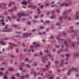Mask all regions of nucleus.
Returning a JSON list of instances; mask_svg holds the SVG:
<instances>
[{
	"label": "nucleus",
	"instance_id": "nucleus-1",
	"mask_svg": "<svg viewBox=\"0 0 79 79\" xmlns=\"http://www.w3.org/2000/svg\"><path fill=\"white\" fill-rule=\"evenodd\" d=\"M65 56L66 57L65 59V60L66 61H68L69 60V58L71 56V55L68 53H67L66 54Z\"/></svg>",
	"mask_w": 79,
	"mask_h": 79
},
{
	"label": "nucleus",
	"instance_id": "nucleus-2",
	"mask_svg": "<svg viewBox=\"0 0 79 79\" xmlns=\"http://www.w3.org/2000/svg\"><path fill=\"white\" fill-rule=\"evenodd\" d=\"M18 16H19V18H20V16H26V15L24 13H19L18 14Z\"/></svg>",
	"mask_w": 79,
	"mask_h": 79
},
{
	"label": "nucleus",
	"instance_id": "nucleus-3",
	"mask_svg": "<svg viewBox=\"0 0 79 79\" xmlns=\"http://www.w3.org/2000/svg\"><path fill=\"white\" fill-rule=\"evenodd\" d=\"M64 63V60H60V67H62V66H63Z\"/></svg>",
	"mask_w": 79,
	"mask_h": 79
},
{
	"label": "nucleus",
	"instance_id": "nucleus-4",
	"mask_svg": "<svg viewBox=\"0 0 79 79\" xmlns=\"http://www.w3.org/2000/svg\"><path fill=\"white\" fill-rule=\"evenodd\" d=\"M41 58L43 60H44L45 61H47V60L48 59V57L45 56L42 57Z\"/></svg>",
	"mask_w": 79,
	"mask_h": 79
},
{
	"label": "nucleus",
	"instance_id": "nucleus-5",
	"mask_svg": "<svg viewBox=\"0 0 79 79\" xmlns=\"http://www.w3.org/2000/svg\"><path fill=\"white\" fill-rule=\"evenodd\" d=\"M64 44H65V46L66 47H68L69 46V44H68V43H67V41H66V40H65V41L64 42Z\"/></svg>",
	"mask_w": 79,
	"mask_h": 79
},
{
	"label": "nucleus",
	"instance_id": "nucleus-6",
	"mask_svg": "<svg viewBox=\"0 0 79 79\" xmlns=\"http://www.w3.org/2000/svg\"><path fill=\"white\" fill-rule=\"evenodd\" d=\"M21 4L22 5H27V2H26L25 1H24L21 2Z\"/></svg>",
	"mask_w": 79,
	"mask_h": 79
},
{
	"label": "nucleus",
	"instance_id": "nucleus-7",
	"mask_svg": "<svg viewBox=\"0 0 79 79\" xmlns=\"http://www.w3.org/2000/svg\"><path fill=\"white\" fill-rule=\"evenodd\" d=\"M37 8V6H36V5H34L33 6H32L31 7V9H32V10H35V8Z\"/></svg>",
	"mask_w": 79,
	"mask_h": 79
},
{
	"label": "nucleus",
	"instance_id": "nucleus-8",
	"mask_svg": "<svg viewBox=\"0 0 79 79\" xmlns=\"http://www.w3.org/2000/svg\"><path fill=\"white\" fill-rule=\"evenodd\" d=\"M71 69L72 70H74V71H76V72H77L78 71L77 68H74V67H72L71 68Z\"/></svg>",
	"mask_w": 79,
	"mask_h": 79
},
{
	"label": "nucleus",
	"instance_id": "nucleus-9",
	"mask_svg": "<svg viewBox=\"0 0 79 79\" xmlns=\"http://www.w3.org/2000/svg\"><path fill=\"white\" fill-rule=\"evenodd\" d=\"M28 35V33H26L23 35L22 36L23 38H25V37H27Z\"/></svg>",
	"mask_w": 79,
	"mask_h": 79
},
{
	"label": "nucleus",
	"instance_id": "nucleus-10",
	"mask_svg": "<svg viewBox=\"0 0 79 79\" xmlns=\"http://www.w3.org/2000/svg\"><path fill=\"white\" fill-rule=\"evenodd\" d=\"M73 56H79V54L77 53H75L73 54Z\"/></svg>",
	"mask_w": 79,
	"mask_h": 79
},
{
	"label": "nucleus",
	"instance_id": "nucleus-11",
	"mask_svg": "<svg viewBox=\"0 0 79 79\" xmlns=\"http://www.w3.org/2000/svg\"><path fill=\"white\" fill-rule=\"evenodd\" d=\"M57 39L58 40H60V41H62L63 40H64V39H60L59 37H56Z\"/></svg>",
	"mask_w": 79,
	"mask_h": 79
},
{
	"label": "nucleus",
	"instance_id": "nucleus-12",
	"mask_svg": "<svg viewBox=\"0 0 79 79\" xmlns=\"http://www.w3.org/2000/svg\"><path fill=\"white\" fill-rule=\"evenodd\" d=\"M56 12L57 13V14H59L61 13V11L59 9H57L56 10Z\"/></svg>",
	"mask_w": 79,
	"mask_h": 79
},
{
	"label": "nucleus",
	"instance_id": "nucleus-13",
	"mask_svg": "<svg viewBox=\"0 0 79 79\" xmlns=\"http://www.w3.org/2000/svg\"><path fill=\"white\" fill-rule=\"evenodd\" d=\"M11 31H10V30H3L2 31V32H11Z\"/></svg>",
	"mask_w": 79,
	"mask_h": 79
},
{
	"label": "nucleus",
	"instance_id": "nucleus-14",
	"mask_svg": "<svg viewBox=\"0 0 79 79\" xmlns=\"http://www.w3.org/2000/svg\"><path fill=\"white\" fill-rule=\"evenodd\" d=\"M7 77V76L6 74H5L4 75V77H3L4 79H8V77Z\"/></svg>",
	"mask_w": 79,
	"mask_h": 79
},
{
	"label": "nucleus",
	"instance_id": "nucleus-15",
	"mask_svg": "<svg viewBox=\"0 0 79 79\" xmlns=\"http://www.w3.org/2000/svg\"><path fill=\"white\" fill-rule=\"evenodd\" d=\"M16 18V16H15V15H12L11 16V18L12 19H14V18Z\"/></svg>",
	"mask_w": 79,
	"mask_h": 79
},
{
	"label": "nucleus",
	"instance_id": "nucleus-16",
	"mask_svg": "<svg viewBox=\"0 0 79 79\" xmlns=\"http://www.w3.org/2000/svg\"><path fill=\"white\" fill-rule=\"evenodd\" d=\"M26 66L28 68H31V66H30L29 64H27Z\"/></svg>",
	"mask_w": 79,
	"mask_h": 79
},
{
	"label": "nucleus",
	"instance_id": "nucleus-17",
	"mask_svg": "<svg viewBox=\"0 0 79 79\" xmlns=\"http://www.w3.org/2000/svg\"><path fill=\"white\" fill-rule=\"evenodd\" d=\"M10 71H14V70L12 68H10L9 69Z\"/></svg>",
	"mask_w": 79,
	"mask_h": 79
},
{
	"label": "nucleus",
	"instance_id": "nucleus-18",
	"mask_svg": "<svg viewBox=\"0 0 79 79\" xmlns=\"http://www.w3.org/2000/svg\"><path fill=\"white\" fill-rule=\"evenodd\" d=\"M76 19H77L79 20V16L77 15H76Z\"/></svg>",
	"mask_w": 79,
	"mask_h": 79
},
{
	"label": "nucleus",
	"instance_id": "nucleus-19",
	"mask_svg": "<svg viewBox=\"0 0 79 79\" xmlns=\"http://www.w3.org/2000/svg\"><path fill=\"white\" fill-rule=\"evenodd\" d=\"M7 18L8 19V21H11V17L10 16H8Z\"/></svg>",
	"mask_w": 79,
	"mask_h": 79
},
{
	"label": "nucleus",
	"instance_id": "nucleus-20",
	"mask_svg": "<svg viewBox=\"0 0 79 79\" xmlns=\"http://www.w3.org/2000/svg\"><path fill=\"white\" fill-rule=\"evenodd\" d=\"M71 45L72 46V47H75V44L73 43L71 44Z\"/></svg>",
	"mask_w": 79,
	"mask_h": 79
},
{
	"label": "nucleus",
	"instance_id": "nucleus-21",
	"mask_svg": "<svg viewBox=\"0 0 79 79\" xmlns=\"http://www.w3.org/2000/svg\"><path fill=\"white\" fill-rule=\"evenodd\" d=\"M67 40L68 41V42H69L70 43V44H72V41H71V40L69 39H68Z\"/></svg>",
	"mask_w": 79,
	"mask_h": 79
},
{
	"label": "nucleus",
	"instance_id": "nucleus-22",
	"mask_svg": "<svg viewBox=\"0 0 79 79\" xmlns=\"http://www.w3.org/2000/svg\"><path fill=\"white\" fill-rule=\"evenodd\" d=\"M49 51H48V50H44V52H45V53H48Z\"/></svg>",
	"mask_w": 79,
	"mask_h": 79
},
{
	"label": "nucleus",
	"instance_id": "nucleus-23",
	"mask_svg": "<svg viewBox=\"0 0 79 79\" xmlns=\"http://www.w3.org/2000/svg\"><path fill=\"white\" fill-rule=\"evenodd\" d=\"M66 13H67V11H64L62 14L63 15H66Z\"/></svg>",
	"mask_w": 79,
	"mask_h": 79
},
{
	"label": "nucleus",
	"instance_id": "nucleus-24",
	"mask_svg": "<svg viewBox=\"0 0 79 79\" xmlns=\"http://www.w3.org/2000/svg\"><path fill=\"white\" fill-rule=\"evenodd\" d=\"M16 53H18V52H19V49H18V48H16Z\"/></svg>",
	"mask_w": 79,
	"mask_h": 79
},
{
	"label": "nucleus",
	"instance_id": "nucleus-25",
	"mask_svg": "<svg viewBox=\"0 0 79 79\" xmlns=\"http://www.w3.org/2000/svg\"><path fill=\"white\" fill-rule=\"evenodd\" d=\"M2 41H0V44H2L3 42H4V41L3 40H2Z\"/></svg>",
	"mask_w": 79,
	"mask_h": 79
},
{
	"label": "nucleus",
	"instance_id": "nucleus-26",
	"mask_svg": "<svg viewBox=\"0 0 79 79\" xmlns=\"http://www.w3.org/2000/svg\"><path fill=\"white\" fill-rule=\"evenodd\" d=\"M31 22L30 21H27V24H28V25H29L30 24H31Z\"/></svg>",
	"mask_w": 79,
	"mask_h": 79
},
{
	"label": "nucleus",
	"instance_id": "nucleus-27",
	"mask_svg": "<svg viewBox=\"0 0 79 79\" xmlns=\"http://www.w3.org/2000/svg\"><path fill=\"white\" fill-rule=\"evenodd\" d=\"M55 63L56 64H58L59 63V61L58 60H56Z\"/></svg>",
	"mask_w": 79,
	"mask_h": 79
},
{
	"label": "nucleus",
	"instance_id": "nucleus-28",
	"mask_svg": "<svg viewBox=\"0 0 79 79\" xmlns=\"http://www.w3.org/2000/svg\"><path fill=\"white\" fill-rule=\"evenodd\" d=\"M33 23H39V22L35 20H33Z\"/></svg>",
	"mask_w": 79,
	"mask_h": 79
},
{
	"label": "nucleus",
	"instance_id": "nucleus-29",
	"mask_svg": "<svg viewBox=\"0 0 79 79\" xmlns=\"http://www.w3.org/2000/svg\"><path fill=\"white\" fill-rule=\"evenodd\" d=\"M35 47H40V44H38V45L37 44H35Z\"/></svg>",
	"mask_w": 79,
	"mask_h": 79
},
{
	"label": "nucleus",
	"instance_id": "nucleus-30",
	"mask_svg": "<svg viewBox=\"0 0 79 79\" xmlns=\"http://www.w3.org/2000/svg\"><path fill=\"white\" fill-rule=\"evenodd\" d=\"M72 11V10H71V9L70 10H67V12H70V11Z\"/></svg>",
	"mask_w": 79,
	"mask_h": 79
},
{
	"label": "nucleus",
	"instance_id": "nucleus-31",
	"mask_svg": "<svg viewBox=\"0 0 79 79\" xmlns=\"http://www.w3.org/2000/svg\"><path fill=\"white\" fill-rule=\"evenodd\" d=\"M70 36H72V39H74V35H70Z\"/></svg>",
	"mask_w": 79,
	"mask_h": 79
},
{
	"label": "nucleus",
	"instance_id": "nucleus-32",
	"mask_svg": "<svg viewBox=\"0 0 79 79\" xmlns=\"http://www.w3.org/2000/svg\"><path fill=\"white\" fill-rule=\"evenodd\" d=\"M22 47H25V46H26V45H25V44L24 43H23L22 44Z\"/></svg>",
	"mask_w": 79,
	"mask_h": 79
},
{
	"label": "nucleus",
	"instance_id": "nucleus-33",
	"mask_svg": "<svg viewBox=\"0 0 79 79\" xmlns=\"http://www.w3.org/2000/svg\"><path fill=\"white\" fill-rule=\"evenodd\" d=\"M63 19V17H59V19H60V20H62V19Z\"/></svg>",
	"mask_w": 79,
	"mask_h": 79
},
{
	"label": "nucleus",
	"instance_id": "nucleus-34",
	"mask_svg": "<svg viewBox=\"0 0 79 79\" xmlns=\"http://www.w3.org/2000/svg\"><path fill=\"white\" fill-rule=\"evenodd\" d=\"M30 48H31V49H32L34 48V46L31 45L30 47Z\"/></svg>",
	"mask_w": 79,
	"mask_h": 79
},
{
	"label": "nucleus",
	"instance_id": "nucleus-35",
	"mask_svg": "<svg viewBox=\"0 0 79 79\" xmlns=\"http://www.w3.org/2000/svg\"><path fill=\"white\" fill-rule=\"evenodd\" d=\"M64 4H62L60 5V6H61V7H62V6H64Z\"/></svg>",
	"mask_w": 79,
	"mask_h": 79
},
{
	"label": "nucleus",
	"instance_id": "nucleus-36",
	"mask_svg": "<svg viewBox=\"0 0 79 79\" xmlns=\"http://www.w3.org/2000/svg\"><path fill=\"white\" fill-rule=\"evenodd\" d=\"M46 22L47 23H50V21H48V20H46Z\"/></svg>",
	"mask_w": 79,
	"mask_h": 79
},
{
	"label": "nucleus",
	"instance_id": "nucleus-37",
	"mask_svg": "<svg viewBox=\"0 0 79 79\" xmlns=\"http://www.w3.org/2000/svg\"><path fill=\"white\" fill-rule=\"evenodd\" d=\"M11 3H9V6H8V7H11Z\"/></svg>",
	"mask_w": 79,
	"mask_h": 79
},
{
	"label": "nucleus",
	"instance_id": "nucleus-38",
	"mask_svg": "<svg viewBox=\"0 0 79 79\" xmlns=\"http://www.w3.org/2000/svg\"><path fill=\"white\" fill-rule=\"evenodd\" d=\"M0 69H1V70L2 71H4V68H0Z\"/></svg>",
	"mask_w": 79,
	"mask_h": 79
},
{
	"label": "nucleus",
	"instance_id": "nucleus-39",
	"mask_svg": "<svg viewBox=\"0 0 79 79\" xmlns=\"http://www.w3.org/2000/svg\"><path fill=\"white\" fill-rule=\"evenodd\" d=\"M31 7H32V5H30L28 6V8H30Z\"/></svg>",
	"mask_w": 79,
	"mask_h": 79
},
{
	"label": "nucleus",
	"instance_id": "nucleus-40",
	"mask_svg": "<svg viewBox=\"0 0 79 79\" xmlns=\"http://www.w3.org/2000/svg\"><path fill=\"white\" fill-rule=\"evenodd\" d=\"M76 14L77 15H79V11H77L76 12Z\"/></svg>",
	"mask_w": 79,
	"mask_h": 79
},
{
	"label": "nucleus",
	"instance_id": "nucleus-41",
	"mask_svg": "<svg viewBox=\"0 0 79 79\" xmlns=\"http://www.w3.org/2000/svg\"><path fill=\"white\" fill-rule=\"evenodd\" d=\"M50 14V12H46V15H48Z\"/></svg>",
	"mask_w": 79,
	"mask_h": 79
},
{
	"label": "nucleus",
	"instance_id": "nucleus-42",
	"mask_svg": "<svg viewBox=\"0 0 79 79\" xmlns=\"http://www.w3.org/2000/svg\"><path fill=\"white\" fill-rule=\"evenodd\" d=\"M38 17H39V15L38 16H36V15H35L34 16V18H38Z\"/></svg>",
	"mask_w": 79,
	"mask_h": 79
},
{
	"label": "nucleus",
	"instance_id": "nucleus-43",
	"mask_svg": "<svg viewBox=\"0 0 79 79\" xmlns=\"http://www.w3.org/2000/svg\"><path fill=\"white\" fill-rule=\"evenodd\" d=\"M29 76L28 75V74H27L26 76V78H29Z\"/></svg>",
	"mask_w": 79,
	"mask_h": 79
},
{
	"label": "nucleus",
	"instance_id": "nucleus-44",
	"mask_svg": "<svg viewBox=\"0 0 79 79\" xmlns=\"http://www.w3.org/2000/svg\"><path fill=\"white\" fill-rule=\"evenodd\" d=\"M40 8H44V6H43V5H41L40 6Z\"/></svg>",
	"mask_w": 79,
	"mask_h": 79
},
{
	"label": "nucleus",
	"instance_id": "nucleus-45",
	"mask_svg": "<svg viewBox=\"0 0 79 79\" xmlns=\"http://www.w3.org/2000/svg\"><path fill=\"white\" fill-rule=\"evenodd\" d=\"M68 20H69V21H70V20H71V18H70L69 17H68Z\"/></svg>",
	"mask_w": 79,
	"mask_h": 79
},
{
	"label": "nucleus",
	"instance_id": "nucleus-46",
	"mask_svg": "<svg viewBox=\"0 0 79 79\" xmlns=\"http://www.w3.org/2000/svg\"><path fill=\"white\" fill-rule=\"evenodd\" d=\"M63 34H64V35H66V32L64 31L63 32Z\"/></svg>",
	"mask_w": 79,
	"mask_h": 79
},
{
	"label": "nucleus",
	"instance_id": "nucleus-47",
	"mask_svg": "<svg viewBox=\"0 0 79 79\" xmlns=\"http://www.w3.org/2000/svg\"><path fill=\"white\" fill-rule=\"evenodd\" d=\"M21 44V41H19L18 43V45H19Z\"/></svg>",
	"mask_w": 79,
	"mask_h": 79
},
{
	"label": "nucleus",
	"instance_id": "nucleus-48",
	"mask_svg": "<svg viewBox=\"0 0 79 79\" xmlns=\"http://www.w3.org/2000/svg\"><path fill=\"white\" fill-rule=\"evenodd\" d=\"M1 24H2V25H5V23L3 22L1 23Z\"/></svg>",
	"mask_w": 79,
	"mask_h": 79
},
{
	"label": "nucleus",
	"instance_id": "nucleus-49",
	"mask_svg": "<svg viewBox=\"0 0 79 79\" xmlns=\"http://www.w3.org/2000/svg\"><path fill=\"white\" fill-rule=\"evenodd\" d=\"M61 56L63 58H64V55L63 54H61Z\"/></svg>",
	"mask_w": 79,
	"mask_h": 79
},
{
	"label": "nucleus",
	"instance_id": "nucleus-50",
	"mask_svg": "<svg viewBox=\"0 0 79 79\" xmlns=\"http://www.w3.org/2000/svg\"><path fill=\"white\" fill-rule=\"evenodd\" d=\"M17 34H21V33L20 32H16Z\"/></svg>",
	"mask_w": 79,
	"mask_h": 79
},
{
	"label": "nucleus",
	"instance_id": "nucleus-51",
	"mask_svg": "<svg viewBox=\"0 0 79 79\" xmlns=\"http://www.w3.org/2000/svg\"><path fill=\"white\" fill-rule=\"evenodd\" d=\"M9 45H13V43H11V42L9 43Z\"/></svg>",
	"mask_w": 79,
	"mask_h": 79
},
{
	"label": "nucleus",
	"instance_id": "nucleus-52",
	"mask_svg": "<svg viewBox=\"0 0 79 79\" xmlns=\"http://www.w3.org/2000/svg\"><path fill=\"white\" fill-rule=\"evenodd\" d=\"M42 61L43 63H46L45 61V60H42Z\"/></svg>",
	"mask_w": 79,
	"mask_h": 79
},
{
	"label": "nucleus",
	"instance_id": "nucleus-53",
	"mask_svg": "<svg viewBox=\"0 0 79 79\" xmlns=\"http://www.w3.org/2000/svg\"><path fill=\"white\" fill-rule=\"evenodd\" d=\"M72 32H74V33H76V31H74V30H72Z\"/></svg>",
	"mask_w": 79,
	"mask_h": 79
},
{
	"label": "nucleus",
	"instance_id": "nucleus-54",
	"mask_svg": "<svg viewBox=\"0 0 79 79\" xmlns=\"http://www.w3.org/2000/svg\"><path fill=\"white\" fill-rule=\"evenodd\" d=\"M2 8L3 10H6V8L5 7H2Z\"/></svg>",
	"mask_w": 79,
	"mask_h": 79
},
{
	"label": "nucleus",
	"instance_id": "nucleus-55",
	"mask_svg": "<svg viewBox=\"0 0 79 79\" xmlns=\"http://www.w3.org/2000/svg\"><path fill=\"white\" fill-rule=\"evenodd\" d=\"M19 70H20V71H22V70H23V68H19Z\"/></svg>",
	"mask_w": 79,
	"mask_h": 79
},
{
	"label": "nucleus",
	"instance_id": "nucleus-56",
	"mask_svg": "<svg viewBox=\"0 0 79 79\" xmlns=\"http://www.w3.org/2000/svg\"><path fill=\"white\" fill-rule=\"evenodd\" d=\"M73 27H69V29H73Z\"/></svg>",
	"mask_w": 79,
	"mask_h": 79
},
{
	"label": "nucleus",
	"instance_id": "nucleus-57",
	"mask_svg": "<svg viewBox=\"0 0 79 79\" xmlns=\"http://www.w3.org/2000/svg\"><path fill=\"white\" fill-rule=\"evenodd\" d=\"M3 6V4H2V3H0V7H2Z\"/></svg>",
	"mask_w": 79,
	"mask_h": 79
},
{
	"label": "nucleus",
	"instance_id": "nucleus-58",
	"mask_svg": "<svg viewBox=\"0 0 79 79\" xmlns=\"http://www.w3.org/2000/svg\"><path fill=\"white\" fill-rule=\"evenodd\" d=\"M34 56L35 57H36V56H37V54H36V53L34 54Z\"/></svg>",
	"mask_w": 79,
	"mask_h": 79
},
{
	"label": "nucleus",
	"instance_id": "nucleus-59",
	"mask_svg": "<svg viewBox=\"0 0 79 79\" xmlns=\"http://www.w3.org/2000/svg\"><path fill=\"white\" fill-rule=\"evenodd\" d=\"M54 3H55V1H53L51 3V4H54Z\"/></svg>",
	"mask_w": 79,
	"mask_h": 79
},
{
	"label": "nucleus",
	"instance_id": "nucleus-60",
	"mask_svg": "<svg viewBox=\"0 0 79 79\" xmlns=\"http://www.w3.org/2000/svg\"><path fill=\"white\" fill-rule=\"evenodd\" d=\"M43 16H44V15L43 14H42L41 15H40V17L41 18H42V17H43Z\"/></svg>",
	"mask_w": 79,
	"mask_h": 79
},
{
	"label": "nucleus",
	"instance_id": "nucleus-61",
	"mask_svg": "<svg viewBox=\"0 0 79 79\" xmlns=\"http://www.w3.org/2000/svg\"><path fill=\"white\" fill-rule=\"evenodd\" d=\"M45 41H46V40H42V42H45Z\"/></svg>",
	"mask_w": 79,
	"mask_h": 79
},
{
	"label": "nucleus",
	"instance_id": "nucleus-62",
	"mask_svg": "<svg viewBox=\"0 0 79 79\" xmlns=\"http://www.w3.org/2000/svg\"><path fill=\"white\" fill-rule=\"evenodd\" d=\"M38 34H39V35H42V33H40V32H39L38 33Z\"/></svg>",
	"mask_w": 79,
	"mask_h": 79
},
{
	"label": "nucleus",
	"instance_id": "nucleus-63",
	"mask_svg": "<svg viewBox=\"0 0 79 79\" xmlns=\"http://www.w3.org/2000/svg\"><path fill=\"white\" fill-rule=\"evenodd\" d=\"M53 52H55V49H53Z\"/></svg>",
	"mask_w": 79,
	"mask_h": 79
},
{
	"label": "nucleus",
	"instance_id": "nucleus-64",
	"mask_svg": "<svg viewBox=\"0 0 79 79\" xmlns=\"http://www.w3.org/2000/svg\"><path fill=\"white\" fill-rule=\"evenodd\" d=\"M49 79H53V77H50L49 78Z\"/></svg>",
	"mask_w": 79,
	"mask_h": 79
}]
</instances>
